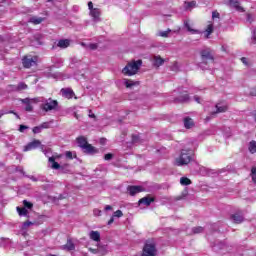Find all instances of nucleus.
<instances>
[{
  "label": "nucleus",
  "mask_w": 256,
  "mask_h": 256,
  "mask_svg": "<svg viewBox=\"0 0 256 256\" xmlns=\"http://www.w3.org/2000/svg\"><path fill=\"white\" fill-rule=\"evenodd\" d=\"M231 219L233 221V223H243V221H245V218H243V214L242 213H235L231 216Z\"/></svg>",
  "instance_id": "obj_14"
},
{
  "label": "nucleus",
  "mask_w": 256,
  "mask_h": 256,
  "mask_svg": "<svg viewBox=\"0 0 256 256\" xmlns=\"http://www.w3.org/2000/svg\"><path fill=\"white\" fill-rule=\"evenodd\" d=\"M88 250H89L90 253H92L93 255H99V248H97V249L88 248Z\"/></svg>",
  "instance_id": "obj_44"
},
{
  "label": "nucleus",
  "mask_w": 256,
  "mask_h": 256,
  "mask_svg": "<svg viewBox=\"0 0 256 256\" xmlns=\"http://www.w3.org/2000/svg\"><path fill=\"white\" fill-rule=\"evenodd\" d=\"M61 155L52 156L48 159L49 163H51V169L59 170L61 169V165L55 161V159H61Z\"/></svg>",
  "instance_id": "obj_10"
},
{
  "label": "nucleus",
  "mask_w": 256,
  "mask_h": 256,
  "mask_svg": "<svg viewBox=\"0 0 256 256\" xmlns=\"http://www.w3.org/2000/svg\"><path fill=\"white\" fill-rule=\"evenodd\" d=\"M251 177H252V181L254 183H256V167H252V169H251Z\"/></svg>",
  "instance_id": "obj_37"
},
{
  "label": "nucleus",
  "mask_w": 256,
  "mask_h": 256,
  "mask_svg": "<svg viewBox=\"0 0 256 256\" xmlns=\"http://www.w3.org/2000/svg\"><path fill=\"white\" fill-rule=\"evenodd\" d=\"M127 191L130 195H137V193H141L143 191V187L141 186H128Z\"/></svg>",
  "instance_id": "obj_11"
},
{
  "label": "nucleus",
  "mask_w": 256,
  "mask_h": 256,
  "mask_svg": "<svg viewBox=\"0 0 256 256\" xmlns=\"http://www.w3.org/2000/svg\"><path fill=\"white\" fill-rule=\"evenodd\" d=\"M48 78H52V79H61V73H53V72H49L47 74Z\"/></svg>",
  "instance_id": "obj_32"
},
{
  "label": "nucleus",
  "mask_w": 256,
  "mask_h": 256,
  "mask_svg": "<svg viewBox=\"0 0 256 256\" xmlns=\"http://www.w3.org/2000/svg\"><path fill=\"white\" fill-rule=\"evenodd\" d=\"M247 21H248V23H253V15L252 14H247Z\"/></svg>",
  "instance_id": "obj_52"
},
{
  "label": "nucleus",
  "mask_w": 256,
  "mask_h": 256,
  "mask_svg": "<svg viewBox=\"0 0 256 256\" xmlns=\"http://www.w3.org/2000/svg\"><path fill=\"white\" fill-rule=\"evenodd\" d=\"M141 65H143V62L141 60L129 62L122 69V73L123 75H127L128 77L136 75L137 71H139V69L141 68Z\"/></svg>",
  "instance_id": "obj_2"
},
{
  "label": "nucleus",
  "mask_w": 256,
  "mask_h": 256,
  "mask_svg": "<svg viewBox=\"0 0 256 256\" xmlns=\"http://www.w3.org/2000/svg\"><path fill=\"white\" fill-rule=\"evenodd\" d=\"M89 237L92 241H95L96 243H99L101 241V233H99V231H90Z\"/></svg>",
  "instance_id": "obj_12"
},
{
  "label": "nucleus",
  "mask_w": 256,
  "mask_h": 256,
  "mask_svg": "<svg viewBox=\"0 0 256 256\" xmlns=\"http://www.w3.org/2000/svg\"><path fill=\"white\" fill-rule=\"evenodd\" d=\"M93 215H94V217H101L102 212L99 209H94L93 210Z\"/></svg>",
  "instance_id": "obj_41"
},
{
  "label": "nucleus",
  "mask_w": 256,
  "mask_h": 256,
  "mask_svg": "<svg viewBox=\"0 0 256 256\" xmlns=\"http://www.w3.org/2000/svg\"><path fill=\"white\" fill-rule=\"evenodd\" d=\"M163 63H165V60L163 58H161V56H155L153 58L154 67H161V65H163Z\"/></svg>",
  "instance_id": "obj_21"
},
{
  "label": "nucleus",
  "mask_w": 256,
  "mask_h": 256,
  "mask_svg": "<svg viewBox=\"0 0 256 256\" xmlns=\"http://www.w3.org/2000/svg\"><path fill=\"white\" fill-rule=\"evenodd\" d=\"M112 217H116L117 219H121V217H123V211L121 210H117L113 213Z\"/></svg>",
  "instance_id": "obj_34"
},
{
  "label": "nucleus",
  "mask_w": 256,
  "mask_h": 256,
  "mask_svg": "<svg viewBox=\"0 0 256 256\" xmlns=\"http://www.w3.org/2000/svg\"><path fill=\"white\" fill-rule=\"evenodd\" d=\"M228 5L232 9H235L236 11H238L239 13L245 12V8H243L241 6V4L239 3V1H237V0H229Z\"/></svg>",
  "instance_id": "obj_7"
},
{
  "label": "nucleus",
  "mask_w": 256,
  "mask_h": 256,
  "mask_svg": "<svg viewBox=\"0 0 256 256\" xmlns=\"http://www.w3.org/2000/svg\"><path fill=\"white\" fill-rule=\"evenodd\" d=\"M114 221H115V218L112 216L108 221V225H113Z\"/></svg>",
  "instance_id": "obj_57"
},
{
  "label": "nucleus",
  "mask_w": 256,
  "mask_h": 256,
  "mask_svg": "<svg viewBox=\"0 0 256 256\" xmlns=\"http://www.w3.org/2000/svg\"><path fill=\"white\" fill-rule=\"evenodd\" d=\"M193 161V150L182 149L179 157L175 159V165L182 167V165H189Z\"/></svg>",
  "instance_id": "obj_1"
},
{
  "label": "nucleus",
  "mask_w": 256,
  "mask_h": 256,
  "mask_svg": "<svg viewBox=\"0 0 256 256\" xmlns=\"http://www.w3.org/2000/svg\"><path fill=\"white\" fill-rule=\"evenodd\" d=\"M82 149H84L85 153H95V147H93L91 144H86Z\"/></svg>",
  "instance_id": "obj_29"
},
{
  "label": "nucleus",
  "mask_w": 256,
  "mask_h": 256,
  "mask_svg": "<svg viewBox=\"0 0 256 256\" xmlns=\"http://www.w3.org/2000/svg\"><path fill=\"white\" fill-rule=\"evenodd\" d=\"M71 45V40L69 39H62L58 41L57 46L60 47V49H67Z\"/></svg>",
  "instance_id": "obj_17"
},
{
  "label": "nucleus",
  "mask_w": 256,
  "mask_h": 256,
  "mask_svg": "<svg viewBox=\"0 0 256 256\" xmlns=\"http://www.w3.org/2000/svg\"><path fill=\"white\" fill-rule=\"evenodd\" d=\"M32 47H36V45H41V40L37 39L36 41L31 43Z\"/></svg>",
  "instance_id": "obj_51"
},
{
  "label": "nucleus",
  "mask_w": 256,
  "mask_h": 256,
  "mask_svg": "<svg viewBox=\"0 0 256 256\" xmlns=\"http://www.w3.org/2000/svg\"><path fill=\"white\" fill-rule=\"evenodd\" d=\"M229 109L227 102H219L215 105V110H209L210 115H217V113H225Z\"/></svg>",
  "instance_id": "obj_6"
},
{
  "label": "nucleus",
  "mask_w": 256,
  "mask_h": 256,
  "mask_svg": "<svg viewBox=\"0 0 256 256\" xmlns=\"http://www.w3.org/2000/svg\"><path fill=\"white\" fill-rule=\"evenodd\" d=\"M194 101H196V103H201V97L194 96Z\"/></svg>",
  "instance_id": "obj_55"
},
{
  "label": "nucleus",
  "mask_w": 256,
  "mask_h": 256,
  "mask_svg": "<svg viewBox=\"0 0 256 256\" xmlns=\"http://www.w3.org/2000/svg\"><path fill=\"white\" fill-rule=\"evenodd\" d=\"M157 248H155V244L152 242H146L143 248L142 256H156Z\"/></svg>",
  "instance_id": "obj_5"
},
{
  "label": "nucleus",
  "mask_w": 256,
  "mask_h": 256,
  "mask_svg": "<svg viewBox=\"0 0 256 256\" xmlns=\"http://www.w3.org/2000/svg\"><path fill=\"white\" fill-rule=\"evenodd\" d=\"M61 93L63 95V97H66V99H73V90L69 89V88H63L61 90Z\"/></svg>",
  "instance_id": "obj_18"
},
{
  "label": "nucleus",
  "mask_w": 256,
  "mask_h": 256,
  "mask_svg": "<svg viewBox=\"0 0 256 256\" xmlns=\"http://www.w3.org/2000/svg\"><path fill=\"white\" fill-rule=\"evenodd\" d=\"M113 210V207L111 205H106L104 207V211H112Z\"/></svg>",
  "instance_id": "obj_54"
},
{
  "label": "nucleus",
  "mask_w": 256,
  "mask_h": 256,
  "mask_svg": "<svg viewBox=\"0 0 256 256\" xmlns=\"http://www.w3.org/2000/svg\"><path fill=\"white\" fill-rule=\"evenodd\" d=\"M62 249L64 251H75V244L73 243V240L68 239L67 243L62 246Z\"/></svg>",
  "instance_id": "obj_15"
},
{
  "label": "nucleus",
  "mask_w": 256,
  "mask_h": 256,
  "mask_svg": "<svg viewBox=\"0 0 256 256\" xmlns=\"http://www.w3.org/2000/svg\"><path fill=\"white\" fill-rule=\"evenodd\" d=\"M45 19L39 16H32L29 18L28 22L32 23L33 25H41Z\"/></svg>",
  "instance_id": "obj_16"
},
{
  "label": "nucleus",
  "mask_w": 256,
  "mask_h": 256,
  "mask_svg": "<svg viewBox=\"0 0 256 256\" xmlns=\"http://www.w3.org/2000/svg\"><path fill=\"white\" fill-rule=\"evenodd\" d=\"M184 26L186 27L187 31H189V33H191L192 35L199 34V30L193 29V27H191V23L189 21H185Z\"/></svg>",
  "instance_id": "obj_20"
},
{
  "label": "nucleus",
  "mask_w": 256,
  "mask_h": 256,
  "mask_svg": "<svg viewBox=\"0 0 256 256\" xmlns=\"http://www.w3.org/2000/svg\"><path fill=\"white\" fill-rule=\"evenodd\" d=\"M88 47H89V49H91L92 51H95V49H97V44H89Z\"/></svg>",
  "instance_id": "obj_53"
},
{
  "label": "nucleus",
  "mask_w": 256,
  "mask_h": 256,
  "mask_svg": "<svg viewBox=\"0 0 256 256\" xmlns=\"http://www.w3.org/2000/svg\"><path fill=\"white\" fill-rule=\"evenodd\" d=\"M17 213L20 217H27L29 215V211L26 208L17 207Z\"/></svg>",
  "instance_id": "obj_24"
},
{
  "label": "nucleus",
  "mask_w": 256,
  "mask_h": 256,
  "mask_svg": "<svg viewBox=\"0 0 256 256\" xmlns=\"http://www.w3.org/2000/svg\"><path fill=\"white\" fill-rule=\"evenodd\" d=\"M124 85H125L128 89H131V87H133V86H135V85H139V82H135V81H132V80L124 79Z\"/></svg>",
  "instance_id": "obj_27"
},
{
  "label": "nucleus",
  "mask_w": 256,
  "mask_h": 256,
  "mask_svg": "<svg viewBox=\"0 0 256 256\" xmlns=\"http://www.w3.org/2000/svg\"><path fill=\"white\" fill-rule=\"evenodd\" d=\"M133 142H134V143H137L136 136H133Z\"/></svg>",
  "instance_id": "obj_63"
},
{
  "label": "nucleus",
  "mask_w": 256,
  "mask_h": 256,
  "mask_svg": "<svg viewBox=\"0 0 256 256\" xmlns=\"http://www.w3.org/2000/svg\"><path fill=\"white\" fill-rule=\"evenodd\" d=\"M196 2L192 1V2H188L186 3V9H191V7H195Z\"/></svg>",
  "instance_id": "obj_45"
},
{
  "label": "nucleus",
  "mask_w": 256,
  "mask_h": 256,
  "mask_svg": "<svg viewBox=\"0 0 256 256\" xmlns=\"http://www.w3.org/2000/svg\"><path fill=\"white\" fill-rule=\"evenodd\" d=\"M192 233L197 234V233H203V227H195L192 229Z\"/></svg>",
  "instance_id": "obj_39"
},
{
  "label": "nucleus",
  "mask_w": 256,
  "mask_h": 256,
  "mask_svg": "<svg viewBox=\"0 0 256 256\" xmlns=\"http://www.w3.org/2000/svg\"><path fill=\"white\" fill-rule=\"evenodd\" d=\"M212 19H219V12L217 11L212 12Z\"/></svg>",
  "instance_id": "obj_50"
},
{
  "label": "nucleus",
  "mask_w": 256,
  "mask_h": 256,
  "mask_svg": "<svg viewBox=\"0 0 256 256\" xmlns=\"http://www.w3.org/2000/svg\"><path fill=\"white\" fill-rule=\"evenodd\" d=\"M248 149H249L250 153H256V141L255 140H252L249 143Z\"/></svg>",
  "instance_id": "obj_30"
},
{
  "label": "nucleus",
  "mask_w": 256,
  "mask_h": 256,
  "mask_svg": "<svg viewBox=\"0 0 256 256\" xmlns=\"http://www.w3.org/2000/svg\"><path fill=\"white\" fill-rule=\"evenodd\" d=\"M241 61H242V63H243L244 65H247V58L242 57V58H241Z\"/></svg>",
  "instance_id": "obj_59"
},
{
  "label": "nucleus",
  "mask_w": 256,
  "mask_h": 256,
  "mask_svg": "<svg viewBox=\"0 0 256 256\" xmlns=\"http://www.w3.org/2000/svg\"><path fill=\"white\" fill-rule=\"evenodd\" d=\"M41 145V141L39 140H33L32 142L28 143L26 146H24L23 151H33V149H37Z\"/></svg>",
  "instance_id": "obj_8"
},
{
  "label": "nucleus",
  "mask_w": 256,
  "mask_h": 256,
  "mask_svg": "<svg viewBox=\"0 0 256 256\" xmlns=\"http://www.w3.org/2000/svg\"><path fill=\"white\" fill-rule=\"evenodd\" d=\"M25 105V111L31 112L33 111V106L31 105V99L25 98L21 100Z\"/></svg>",
  "instance_id": "obj_23"
},
{
  "label": "nucleus",
  "mask_w": 256,
  "mask_h": 256,
  "mask_svg": "<svg viewBox=\"0 0 256 256\" xmlns=\"http://www.w3.org/2000/svg\"><path fill=\"white\" fill-rule=\"evenodd\" d=\"M25 129H29V127L25 126V125H20L19 126V131L20 133H24Z\"/></svg>",
  "instance_id": "obj_49"
},
{
  "label": "nucleus",
  "mask_w": 256,
  "mask_h": 256,
  "mask_svg": "<svg viewBox=\"0 0 256 256\" xmlns=\"http://www.w3.org/2000/svg\"><path fill=\"white\" fill-rule=\"evenodd\" d=\"M37 61H39V57L35 55H27L22 59V64L25 69H31V67L37 65Z\"/></svg>",
  "instance_id": "obj_4"
},
{
  "label": "nucleus",
  "mask_w": 256,
  "mask_h": 256,
  "mask_svg": "<svg viewBox=\"0 0 256 256\" xmlns=\"http://www.w3.org/2000/svg\"><path fill=\"white\" fill-rule=\"evenodd\" d=\"M18 91H23L25 89H27V84L25 83H19L17 86Z\"/></svg>",
  "instance_id": "obj_40"
},
{
  "label": "nucleus",
  "mask_w": 256,
  "mask_h": 256,
  "mask_svg": "<svg viewBox=\"0 0 256 256\" xmlns=\"http://www.w3.org/2000/svg\"><path fill=\"white\" fill-rule=\"evenodd\" d=\"M106 253H107V247L98 245V255L105 256Z\"/></svg>",
  "instance_id": "obj_31"
},
{
  "label": "nucleus",
  "mask_w": 256,
  "mask_h": 256,
  "mask_svg": "<svg viewBox=\"0 0 256 256\" xmlns=\"http://www.w3.org/2000/svg\"><path fill=\"white\" fill-rule=\"evenodd\" d=\"M211 33H213V24L212 23L208 24L206 30L204 31V35H205L206 39H209V36L211 35Z\"/></svg>",
  "instance_id": "obj_25"
},
{
  "label": "nucleus",
  "mask_w": 256,
  "mask_h": 256,
  "mask_svg": "<svg viewBox=\"0 0 256 256\" xmlns=\"http://www.w3.org/2000/svg\"><path fill=\"white\" fill-rule=\"evenodd\" d=\"M176 101H179L180 103H185L189 101V95L187 93H182L178 98H176Z\"/></svg>",
  "instance_id": "obj_26"
},
{
  "label": "nucleus",
  "mask_w": 256,
  "mask_h": 256,
  "mask_svg": "<svg viewBox=\"0 0 256 256\" xmlns=\"http://www.w3.org/2000/svg\"><path fill=\"white\" fill-rule=\"evenodd\" d=\"M8 113H15L13 111L7 112V110H0V119L3 117V115H7Z\"/></svg>",
  "instance_id": "obj_47"
},
{
  "label": "nucleus",
  "mask_w": 256,
  "mask_h": 256,
  "mask_svg": "<svg viewBox=\"0 0 256 256\" xmlns=\"http://www.w3.org/2000/svg\"><path fill=\"white\" fill-rule=\"evenodd\" d=\"M43 129L41 128V126H36L33 128V133L37 134V133H41Z\"/></svg>",
  "instance_id": "obj_46"
},
{
  "label": "nucleus",
  "mask_w": 256,
  "mask_h": 256,
  "mask_svg": "<svg viewBox=\"0 0 256 256\" xmlns=\"http://www.w3.org/2000/svg\"><path fill=\"white\" fill-rule=\"evenodd\" d=\"M250 95H253L254 97H256V88H253L251 90Z\"/></svg>",
  "instance_id": "obj_58"
},
{
  "label": "nucleus",
  "mask_w": 256,
  "mask_h": 256,
  "mask_svg": "<svg viewBox=\"0 0 256 256\" xmlns=\"http://www.w3.org/2000/svg\"><path fill=\"white\" fill-rule=\"evenodd\" d=\"M180 184L184 185V186L191 185V180L189 178H187V177H182L180 179Z\"/></svg>",
  "instance_id": "obj_33"
},
{
  "label": "nucleus",
  "mask_w": 256,
  "mask_h": 256,
  "mask_svg": "<svg viewBox=\"0 0 256 256\" xmlns=\"http://www.w3.org/2000/svg\"><path fill=\"white\" fill-rule=\"evenodd\" d=\"M202 61H210L213 63V55H211V50L209 49H204L200 52Z\"/></svg>",
  "instance_id": "obj_9"
},
{
  "label": "nucleus",
  "mask_w": 256,
  "mask_h": 256,
  "mask_svg": "<svg viewBox=\"0 0 256 256\" xmlns=\"http://www.w3.org/2000/svg\"><path fill=\"white\" fill-rule=\"evenodd\" d=\"M65 155L66 159H73L74 157H77V155L75 153L73 154L71 151H66Z\"/></svg>",
  "instance_id": "obj_38"
},
{
  "label": "nucleus",
  "mask_w": 256,
  "mask_h": 256,
  "mask_svg": "<svg viewBox=\"0 0 256 256\" xmlns=\"http://www.w3.org/2000/svg\"><path fill=\"white\" fill-rule=\"evenodd\" d=\"M88 9L90 10V11H93V2H89L88 3Z\"/></svg>",
  "instance_id": "obj_56"
},
{
  "label": "nucleus",
  "mask_w": 256,
  "mask_h": 256,
  "mask_svg": "<svg viewBox=\"0 0 256 256\" xmlns=\"http://www.w3.org/2000/svg\"><path fill=\"white\" fill-rule=\"evenodd\" d=\"M105 161H110V159H113V154L108 153L104 156Z\"/></svg>",
  "instance_id": "obj_48"
},
{
  "label": "nucleus",
  "mask_w": 256,
  "mask_h": 256,
  "mask_svg": "<svg viewBox=\"0 0 256 256\" xmlns=\"http://www.w3.org/2000/svg\"><path fill=\"white\" fill-rule=\"evenodd\" d=\"M77 143H78L79 147H81V149H84L85 146L89 144V143H87V138H85V136L78 137Z\"/></svg>",
  "instance_id": "obj_22"
},
{
  "label": "nucleus",
  "mask_w": 256,
  "mask_h": 256,
  "mask_svg": "<svg viewBox=\"0 0 256 256\" xmlns=\"http://www.w3.org/2000/svg\"><path fill=\"white\" fill-rule=\"evenodd\" d=\"M90 15L94 19V21H99L101 10H99L98 8H94L90 11Z\"/></svg>",
  "instance_id": "obj_19"
},
{
  "label": "nucleus",
  "mask_w": 256,
  "mask_h": 256,
  "mask_svg": "<svg viewBox=\"0 0 256 256\" xmlns=\"http://www.w3.org/2000/svg\"><path fill=\"white\" fill-rule=\"evenodd\" d=\"M30 179H31L32 181H37V178H35L34 176H31Z\"/></svg>",
  "instance_id": "obj_61"
},
{
  "label": "nucleus",
  "mask_w": 256,
  "mask_h": 256,
  "mask_svg": "<svg viewBox=\"0 0 256 256\" xmlns=\"http://www.w3.org/2000/svg\"><path fill=\"white\" fill-rule=\"evenodd\" d=\"M154 201L155 199L153 197L146 196L139 200V205H145L146 207H149V205H151V203H153Z\"/></svg>",
  "instance_id": "obj_13"
},
{
  "label": "nucleus",
  "mask_w": 256,
  "mask_h": 256,
  "mask_svg": "<svg viewBox=\"0 0 256 256\" xmlns=\"http://www.w3.org/2000/svg\"><path fill=\"white\" fill-rule=\"evenodd\" d=\"M72 63H77V58H73Z\"/></svg>",
  "instance_id": "obj_62"
},
{
  "label": "nucleus",
  "mask_w": 256,
  "mask_h": 256,
  "mask_svg": "<svg viewBox=\"0 0 256 256\" xmlns=\"http://www.w3.org/2000/svg\"><path fill=\"white\" fill-rule=\"evenodd\" d=\"M23 205H24V208H26V209H33V203H31L27 200L23 201Z\"/></svg>",
  "instance_id": "obj_35"
},
{
  "label": "nucleus",
  "mask_w": 256,
  "mask_h": 256,
  "mask_svg": "<svg viewBox=\"0 0 256 256\" xmlns=\"http://www.w3.org/2000/svg\"><path fill=\"white\" fill-rule=\"evenodd\" d=\"M58 106L59 102H57V100L49 98L42 101L40 108L42 109V111H45V113H49V111H55Z\"/></svg>",
  "instance_id": "obj_3"
},
{
  "label": "nucleus",
  "mask_w": 256,
  "mask_h": 256,
  "mask_svg": "<svg viewBox=\"0 0 256 256\" xmlns=\"http://www.w3.org/2000/svg\"><path fill=\"white\" fill-rule=\"evenodd\" d=\"M192 126H193V119H191V118H185V119H184V127H185L186 129H191Z\"/></svg>",
  "instance_id": "obj_28"
},
{
  "label": "nucleus",
  "mask_w": 256,
  "mask_h": 256,
  "mask_svg": "<svg viewBox=\"0 0 256 256\" xmlns=\"http://www.w3.org/2000/svg\"><path fill=\"white\" fill-rule=\"evenodd\" d=\"M106 141V139H101V143H105Z\"/></svg>",
  "instance_id": "obj_64"
},
{
  "label": "nucleus",
  "mask_w": 256,
  "mask_h": 256,
  "mask_svg": "<svg viewBox=\"0 0 256 256\" xmlns=\"http://www.w3.org/2000/svg\"><path fill=\"white\" fill-rule=\"evenodd\" d=\"M89 117L91 118V119H95V114H89Z\"/></svg>",
  "instance_id": "obj_60"
},
{
  "label": "nucleus",
  "mask_w": 256,
  "mask_h": 256,
  "mask_svg": "<svg viewBox=\"0 0 256 256\" xmlns=\"http://www.w3.org/2000/svg\"><path fill=\"white\" fill-rule=\"evenodd\" d=\"M31 225H33V222L26 221V222L23 223L22 229H27V227H31Z\"/></svg>",
  "instance_id": "obj_42"
},
{
  "label": "nucleus",
  "mask_w": 256,
  "mask_h": 256,
  "mask_svg": "<svg viewBox=\"0 0 256 256\" xmlns=\"http://www.w3.org/2000/svg\"><path fill=\"white\" fill-rule=\"evenodd\" d=\"M41 129H49L51 127V123L49 122H44L40 125Z\"/></svg>",
  "instance_id": "obj_43"
},
{
  "label": "nucleus",
  "mask_w": 256,
  "mask_h": 256,
  "mask_svg": "<svg viewBox=\"0 0 256 256\" xmlns=\"http://www.w3.org/2000/svg\"><path fill=\"white\" fill-rule=\"evenodd\" d=\"M171 29H168V30H166V31H160L159 32V36L160 37H169V33H171Z\"/></svg>",
  "instance_id": "obj_36"
}]
</instances>
